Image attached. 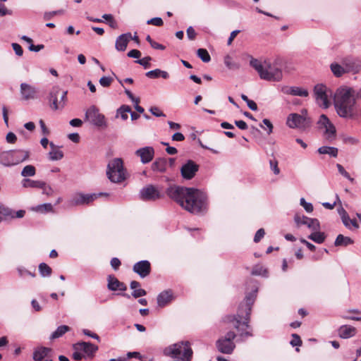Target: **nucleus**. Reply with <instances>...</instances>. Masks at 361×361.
I'll return each mask as SVG.
<instances>
[{"instance_id":"de8ad7c7","label":"nucleus","mask_w":361,"mask_h":361,"mask_svg":"<svg viewBox=\"0 0 361 361\" xmlns=\"http://www.w3.org/2000/svg\"><path fill=\"white\" fill-rule=\"evenodd\" d=\"M342 222L344 224V226L348 228H350V225H352L355 228H359V225H358L357 221L355 219H350L348 214L347 221H345H345L342 220Z\"/></svg>"},{"instance_id":"4d7b16f0","label":"nucleus","mask_w":361,"mask_h":361,"mask_svg":"<svg viewBox=\"0 0 361 361\" xmlns=\"http://www.w3.org/2000/svg\"><path fill=\"white\" fill-rule=\"evenodd\" d=\"M149 111L156 117H165L166 115L157 106H152Z\"/></svg>"},{"instance_id":"f704fd0d","label":"nucleus","mask_w":361,"mask_h":361,"mask_svg":"<svg viewBox=\"0 0 361 361\" xmlns=\"http://www.w3.org/2000/svg\"><path fill=\"white\" fill-rule=\"evenodd\" d=\"M326 237V236L324 233L317 231L311 233L308 236V238L313 240L316 243L321 244L324 242Z\"/></svg>"},{"instance_id":"0e129e2a","label":"nucleus","mask_w":361,"mask_h":361,"mask_svg":"<svg viewBox=\"0 0 361 361\" xmlns=\"http://www.w3.org/2000/svg\"><path fill=\"white\" fill-rule=\"evenodd\" d=\"M186 32H187V36H188V39L190 40H193L195 38L196 35H197L195 30H194V28L192 26H190L187 29Z\"/></svg>"},{"instance_id":"b1692460","label":"nucleus","mask_w":361,"mask_h":361,"mask_svg":"<svg viewBox=\"0 0 361 361\" xmlns=\"http://www.w3.org/2000/svg\"><path fill=\"white\" fill-rule=\"evenodd\" d=\"M20 93L25 100L34 99L36 94V90L34 87L27 83H21Z\"/></svg>"},{"instance_id":"9d476101","label":"nucleus","mask_w":361,"mask_h":361,"mask_svg":"<svg viewBox=\"0 0 361 361\" xmlns=\"http://www.w3.org/2000/svg\"><path fill=\"white\" fill-rule=\"evenodd\" d=\"M85 118L99 129L107 128V121L104 114L99 112L94 105L91 106L85 112Z\"/></svg>"},{"instance_id":"aec40b11","label":"nucleus","mask_w":361,"mask_h":361,"mask_svg":"<svg viewBox=\"0 0 361 361\" xmlns=\"http://www.w3.org/2000/svg\"><path fill=\"white\" fill-rule=\"evenodd\" d=\"M107 288L111 291H125L127 290L126 285L120 281L115 276L109 275L107 276Z\"/></svg>"},{"instance_id":"a18cd8bd","label":"nucleus","mask_w":361,"mask_h":361,"mask_svg":"<svg viewBox=\"0 0 361 361\" xmlns=\"http://www.w3.org/2000/svg\"><path fill=\"white\" fill-rule=\"evenodd\" d=\"M152 59L151 56H145L141 59L135 61V63L142 66L145 68H148L151 66L149 62L152 61Z\"/></svg>"},{"instance_id":"4be33fe9","label":"nucleus","mask_w":361,"mask_h":361,"mask_svg":"<svg viewBox=\"0 0 361 361\" xmlns=\"http://www.w3.org/2000/svg\"><path fill=\"white\" fill-rule=\"evenodd\" d=\"M52 350L50 348L39 346L35 348L32 358L34 361H42L44 359L49 357Z\"/></svg>"},{"instance_id":"a211bd4d","label":"nucleus","mask_w":361,"mask_h":361,"mask_svg":"<svg viewBox=\"0 0 361 361\" xmlns=\"http://www.w3.org/2000/svg\"><path fill=\"white\" fill-rule=\"evenodd\" d=\"M133 271L141 278H145L151 272V264L148 260L139 261L133 265Z\"/></svg>"},{"instance_id":"ddd939ff","label":"nucleus","mask_w":361,"mask_h":361,"mask_svg":"<svg viewBox=\"0 0 361 361\" xmlns=\"http://www.w3.org/2000/svg\"><path fill=\"white\" fill-rule=\"evenodd\" d=\"M314 93L318 105L324 109H327L330 105L328 99L327 87L322 84H317L314 86Z\"/></svg>"},{"instance_id":"603ef678","label":"nucleus","mask_w":361,"mask_h":361,"mask_svg":"<svg viewBox=\"0 0 361 361\" xmlns=\"http://www.w3.org/2000/svg\"><path fill=\"white\" fill-rule=\"evenodd\" d=\"M112 81V78L103 76L99 79V84L104 87H107L111 85Z\"/></svg>"},{"instance_id":"338daca9","label":"nucleus","mask_w":361,"mask_h":361,"mask_svg":"<svg viewBox=\"0 0 361 361\" xmlns=\"http://www.w3.org/2000/svg\"><path fill=\"white\" fill-rule=\"evenodd\" d=\"M18 272L20 276H21V277L25 276V275H29V276H31L32 277L35 276V274L31 273L30 271H29L28 270H27L24 268H18Z\"/></svg>"},{"instance_id":"5701e85b","label":"nucleus","mask_w":361,"mask_h":361,"mask_svg":"<svg viewBox=\"0 0 361 361\" xmlns=\"http://www.w3.org/2000/svg\"><path fill=\"white\" fill-rule=\"evenodd\" d=\"M131 40V33L126 32L119 35L115 43V48L118 51H124L129 42Z\"/></svg>"},{"instance_id":"9b49d317","label":"nucleus","mask_w":361,"mask_h":361,"mask_svg":"<svg viewBox=\"0 0 361 361\" xmlns=\"http://www.w3.org/2000/svg\"><path fill=\"white\" fill-rule=\"evenodd\" d=\"M67 91H63L58 86L53 87L49 92L51 107L54 110L62 109L67 100Z\"/></svg>"},{"instance_id":"c9c22d12","label":"nucleus","mask_w":361,"mask_h":361,"mask_svg":"<svg viewBox=\"0 0 361 361\" xmlns=\"http://www.w3.org/2000/svg\"><path fill=\"white\" fill-rule=\"evenodd\" d=\"M129 112H130V107L123 104L117 109L116 116H120L122 120L126 121L128 118V113Z\"/></svg>"},{"instance_id":"4c0bfd02","label":"nucleus","mask_w":361,"mask_h":361,"mask_svg":"<svg viewBox=\"0 0 361 361\" xmlns=\"http://www.w3.org/2000/svg\"><path fill=\"white\" fill-rule=\"evenodd\" d=\"M197 56L204 63H208L211 61L210 55L208 51L205 49H198L197 51Z\"/></svg>"},{"instance_id":"052dcab7","label":"nucleus","mask_w":361,"mask_h":361,"mask_svg":"<svg viewBox=\"0 0 361 361\" xmlns=\"http://www.w3.org/2000/svg\"><path fill=\"white\" fill-rule=\"evenodd\" d=\"M12 47L16 53V54L18 56H21L23 54V49L22 47L18 43H13Z\"/></svg>"},{"instance_id":"ea45409f","label":"nucleus","mask_w":361,"mask_h":361,"mask_svg":"<svg viewBox=\"0 0 361 361\" xmlns=\"http://www.w3.org/2000/svg\"><path fill=\"white\" fill-rule=\"evenodd\" d=\"M35 173L36 169L35 167L32 165L25 166L21 171V176L23 177L33 176L35 175Z\"/></svg>"},{"instance_id":"13d9d810","label":"nucleus","mask_w":361,"mask_h":361,"mask_svg":"<svg viewBox=\"0 0 361 361\" xmlns=\"http://www.w3.org/2000/svg\"><path fill=\"white\" fill-rule=\"evenodd\" d=\"M265 231L263 228H259L255 233L254 237V242L258 243L264 236Z\"/></svg>"},{"instance_id":"3c124183","label":"nucleus","mask_w":361,"mask_h":361,"mask_svg":"<svg viewBox=\"0 0 361 361\" xmlns=\"http://www.w3.org/2000/svg\"><path fill=\"white\" fill-rule=\"evenodd\" d=\"M147 25H153L157 27H160L163 25L164 22L163 20L159 17H155L153 18H151L147 21Z\"/></svg>"},{"instance_id":"bf43d9fd","label":"nucleus","mask_w":361,"mask_h":361,"mask_svg":"<svg viewBox=\"0 0 361 361\" xmlns=\"http://www.w3.org/2000/svg\"><path fill=\"white\" fill-rule=\"evenodd\" d=\"M145 75L149 78H159V69L149 71L145 73Z\"/></svg>"},{"instance_id":"f3484780","label":"nucleus","mask_w":361,"mask_h":361,"mask_svg":"<svg viewBox=\"0 0 361 361\" xmlns=\"http://www.w3.org/2000/svg\"><path fill=\"white\" fill-rule=\"evenodd\" d=\"M294 221L298 226L305 225L313 231L320 230V224L317 219L309 218L297 214L294 216Z\"/></svg>"},{"instance_id":"7ed1b4c3","label":"nucleus","mask_w":361,"mask_h":361,"mask_svg":"<svg viewBox=\"0 0 361 361\" xmlns=\"http://www.w3.org/2000/svg\"><path fill=\"white\" fill-rule=\"evenodd\" d=\"M355 90L349 87H338L334 97V107L338 115L343 118L354 119L357 116Z\"/></svg>"},{"instance_id":"4468645a","label":"nucleus","mask_w":361,"mask_h":361,"mask_svg":"<svg viewBox=\"0 0 361 361\" xmlns=\"http://www.w3.org/2000/svg\"><path fill=\"white\" fill-rule=\"evenodd\" d=\"M163 195L153 185H148L140 191V197L144 201H154L161 199Z\"/></svg>"},{"instance_id":"37998d69","label":"nucleus","mask_w":361,"mask_h":361,"mask_svg":"<svg viewBox=\"0 0 361 361\" xmlns=\"http://www.w3.org/2000/svg\"><path fill=\"white\" fill-rule=\"evenodd\" d=\"M252 274L255 276H267V270L262 266H255L252 270Z\"/></svg>"},{"instance_id":"864d4df0","label":"nucleus","mask_w":361,"mask_h":361,"mask_svg":"<svg viewBox=\"0 0 361 361\" xmlns=\"http://www.w3.org/2000/svg\"><path fill=\"white\" fill-rule=\"evenodd\" d=\"M290 344L292 346H300L302 345V340L298 334H293L292 340L290 341Z\"/></svg>"},{"instance_id":"6ab92c4d","label":"nucleus","mask_w":361,"mask_h":361,"mask_svg":"<svg viewBox=\"0 0 361 361\" xmlns=\"http://www.w3.org/2000/svg\"><path fill=\"white\" fill-rule=\"evenodd\" d=\"M135 154L140 158V161L145 164L153 159L154 157V149L152 147L147 146L137 149Z\"/></svg>"},{"instance_id":"2eb2a0df","label":"nucleus","mask_w":361,"mask_h":361,"mask_svg":"<svg viewBox=\"0 0 361 361\" xmlns=\"http://www.w3.org/2000/svg\"><path fill=\"white\" fill-rule=\"evenodd\" d=\"M341 63L345 68L346 73H358L361 69V60L351 56L343 58Z\"/></svg>"},{"instance_id":"f257e3e1","label":"nucleus","mask_w":361,"mask_h":361,"mask_svg":"<svg viewBox=\"0 0 361 361\" xmlns=\"http://www.w3.org/2000/svg\"><path fill=\"white\" fill-rule=\"evenodd\" d=\"M166 193L190 213L200 214L207 211V196L198 189L173 185L166 189Z\"/></svg>"},{"instance_id":"c03bdc74","label":"nucleus","mask_w":361,"mask_h":361,"mask_svg":"<svg viewBox=\"0 0 361 361\" xmlns=\"http://www.w3.org/2000/svg\"><path fill=\"white\" fill-rule=\"evenodd\" d=\"M65 13L63 9H60L57 11H54L51 12H45L44 14V19L46 20H49L54 16L56 15H63Z\"/></svg>"},{"instance_id":"20e7f679","label":"nucleus","mask_w":361,"mask_h":361,"mask_svg":"<svg viewBox=\"0 0 361 361\" xmlns=\"http://www.w3.org/2000/svg\"><path fill=\"white\" fill-rule=\"evenodd\" d=\"M250 65L258 73L262 80L276 82L282 80L283 72L280 59H276L273 61L265 60L262 62L252 58Z\"/></svg>"},{"instance_id":"423d86ee","label":"nucleus","mask_w":361,"mask_h":361,"mask_svg":"<svg viewBox=\"0 0 361 361\" xmlns=\"http://www.w3.org/2000/svg\"><path fill=\"white\" fill-rule=\"evenodd\" d=\"M30 150L15 149L0 152V164L4 166H13L27 160Z\"/></svg>"},{"instance_id":"79ce46f5","label":"nucleus","mask_w":361,"mask_h":361,"mask_svg":"<svg viewBox=\"0 0 361 361\" xmlns=\"http://www.w3.org/2000/svg\"><path fill=\"white\" fill-rule=\"evenodd\" d=\"M336 133V128L332 123L329 124L325 127V133L327 135V139L329 140H332L334 139Z\"/></svg>"},{"instance_id":"7c9ffc66","label":"nucleus","mask_w":361,"mask_h":361,"mask_svg":"<svg viewBox=\"0 0 361 361\" xmlns=\"http://www.w3.org/2000/svg\"><path fill=\"white\" fill-rule=\"evenodd\" d=\"M317 152L320 154H329L330 157H336L338 156V149L334 147L322 146L318 148Z\"/></svg>"},{"instance_id":"09e8293b","label":"nucleus","mask_w":361,"mask_h":361,"mask_svg":"<svg viewBox=\"0 0 361 361\" xmlns=\"http://www.w3.org/2000/svg\"><path fill=\"white\" fill-rule=\"evenodd\" d=\"M269 166L274 174L277 175L280 173V169L278 167V161L275 158L269 160Z\"/></svg>"},{"instance_id":"8fccbe9b","label":"nucleus","mask_w":361,"mask_h":361,"mask_svg":"<svg viewBox=\"0 0 361 361\" xmlns=\"http://www.w3.org/2000/svg\"><path fill=\"white\" fill-rule=\"evenodd\" d=\"M300 203L307 212L310 213L313 211L314 208L312 204L310 202H307L305 198L302 197L300 200Z\"/></svg>"},{"instance_id":"2f4dec72","label":"nucleus","mask_w":361,"mask_h":361,"mask_svg":"<svg viewBox=\"0 0 361 361\" xmlns=\"http://www.w3.org/2000/svg\"><path fill=\"white\" fill-rule=\"evenodd\" d=\"M71 330V328L68 326L66 325H61L59 326L56 331H54L51 335L50 336V339L54 340L58 338L61 337L63 335H64L66 332L69 331Z\"/></svg>"},{"instance_id":"680f3d73","label":"nucleus","mask_w":361,"mask_h":361,"mask_svg":"<svg viewBox=\"0 0 361 361\" xmlns=\"http://www.w3.org/2000/svg\"><path fill=\"white\" fill-rule=\"evenodd\" d=\"M127 56L130 58L137 59L138 60L141 56V52L137 49H132L128 52Z\"/></svg>"},{"instance_id":"49530a36","label":"nucleus","mask_w":361,"mask_h":361,"mask_svg":"<svg viewBox=\"0 0 361 361\" xmlns=\"http://www.w3.org/2000/svg\"><path fill=\"white\" fill-rule=\"evenodd\" d=\"M336 167L338 169V172L342 176H343L345 178H348L351 183L355 182V179L350 176V174L345 170L344 167L341 164H337Z\"/></svg>"},{"instance_id":"6e6d98bb","label":"nucleus","mask_w":361,"mask_h":361,"mask_svg":"<svg viewBox=\"0 0 361 361\" xmlns=\"http://www.w3.org/2000/svg\"><path fill=\"white\" fill-rule=\"evenodd\" d=\"M147 295V292L145 290L142 288H137L133 291L132 296L135 298H138Z\"/></svg>"},{"instance_id":"bb28decb","label":"nucleus","mask_w":361,"mask_h":361,"mask_svg":"<svg viewBox=\"0 0 361 361\" xmlns=\"http://www.w3.org/2000/svg\"><path fill=\"white\" fill-rule=\"evenodd\" d=\"M167 160L165 158H157L152 164L154 171L164 173L166 171Z\"/></svg>"},{"instance_id":"cd10ccee","label":"nucleus","mask_w":361,"mask_h":361,"mask_svg":"<svg viewBox=\"0 0 361 361\" xmlns=\"http://www.w3.org/2000/svg\"><path fill=\"white\" fill-rule=\"evenodd\" d=\"M354 241L350 237L344 236L342 234H339L337 235L335 241L334 245L336 247H347L350 245L353 244Z\"/></svg>"},{"instance_id":"473e14b6","label":"nucleus","mask_w":361,"mask_h":361,"mask_svg":"<svg viewBox=\"0 0 361 361\" xmlns=\"http://www.w3.org/2000/svg\"><path fill=\"white\" fill-rule=\"evenodd\" d=\"M32 210L41 214L53 212V206L51 203H44L32 207Z\"/></svg>"},{"instance_id":"c85d7f7f","label":"nucleus","mask_w":361,"mask_h":361,"mask_svg":"<svg viewBox=\"0 0 361 361\" xmlns=\"http://www.w3.org/2000/svg\"><path fill=\"white\" fill-rule=\"evenodd\" d=\"M285 93L299 97H307L309 94L307 90L295 86L288 87L287 90L285 91Z\"/></svg>"},{"instance_id":"0eeeda50","label":"nucleus","mask_w":361,"mask_h":361,"mask_svg":"<svg viewBox=\"0 0 361 361\" xmlns=\"http://www.w3.org/2000/svg\"><path fill=\"white\" fill-rule=\"evenodd\" d=\"M106 176L111 182L115 183H120L126 179V171L121 158H115L109 161Z\"/></svg>"},{"instance_id":"c756f323","label":"nucleus","mask_w":361,"mask_h":361,"mask_svg":"<svg viewBox=\"0 0 361 361\" xmlns=\"http://www.w3.org/2000/svg\"><path fill=\"white\" fill-rule=\"evenodd\" d=\"M330 69L333 73L334 75L336 78H340L346 73L343 64H339L336 62H334L330 65Z\"/></svg>"},{"instance_id":"a19ab883","label":"nucleus","mask_w":361,"mask_h":361,"mask_svg":"<svg viewBox=\"0 0 361 361\" xmlns=\"http://www.w3.org/2000/svg\"><path fill=\"white\" fill-rule=\"evenodd\" d=\"M63 157V153L59 149H52L49 152V158L51 161H58Z\"/></svg>"},{"instance_id":"f03ea898","label":"nucleus","mask_w":361,"mask_h":361,"mask_svg":"<svg viewBox=\"0 0 361 361\" xmlns=\"http://www.w3.org/2000/svg\"><path fill=\"white\" fill-rule=\"evenodd\" d=\"M257 288L245 295L244 300L240 303L237 313L234 315H226L224 321L232 323L233 327L238 330L239 336L244 339L253 336L251 326L249 324L252 307L257 298Z\"/></svg>"},{"instance_id":"1a4fd4ad","label":"nucleus","mask_w":361,"mask_h":361,"mask_svg":"<svg viewBox=\"0 0 361 361\" xmlns=\"http://www.w3.org/2000/svg\"><path fill=\"white\" fill-rule=\"evenodd\" d=\"M236 336V334L232 331H229L225 336H221L216 342L218 350L224 354H231L235 348L233 340Z\"/></svg>"},{"instance_id":"58836bf2","label":"nucleus","mask_w":361,"mask_h":361,"mask_svg":"<svg viewBox=\"0 0 361 361\" xmlns=\"http://www.w3.org/2000/svg\"><path fill=\"white\" fill-rule=\"evenodd\" d=\"M224 63L226 66L231 70H235L240 68V64L238 63L234 62L232 60V58L229 55H226L224 57Z\"/></svg>"},{"instance_id":"72a5a7b5","label":"nucleus","mask_w":361,"mask_h":361,"mask_svg":"<svg viewBox=\"0 0 361 361\" xmlns=\"http://www.w3.org/2000/svg\"><path fill=\"white\" fill-rule=\"evenodd\" d=\"M22 185L24 188H40L44 185V182L25 178L22 180Z\"/></svg>"},{"instance_id":"39448f33","label":"nucleus","mask_w":361,"mask_h":361,"mask_svg":"<svg viewBox=\"0 0 361 361\" xmlns=\"http://www.w3.org/2000/svg\"><path fill=\"white\" fill-rule=\"evenodd\" d=\"M192 353L190 343L188 341H180L174 343L164 350V355L172 358H178L181 361H191Z\"/></svg>"},{"instance_id":"69168bd1","label":"nucleus","mask_w":361,"mask_h":361,"mask_svg":"<svg viewBox=\"0 0 361 361\" xmlns=\"http://www.w3.org/2000/svg\"><path fill=\"white\" fill-rule=\"evenodd\" d=\"M111 266L112 267V268L115 270L118 269L119 268V267L121 266V261L119 259H118L117 257H113L111 259Z\"/></svg>"},{"instance_id":"5fc2aeb1","label":"nucleus","mask_w":361,"mask_h":361,"mask_svg":"<svg viewBox=\"0 0 361 361\" xmlns=\"http://www.w3.org/2000/svg\"><path fill=\"white\" fill-rule=\"evenodd\" d=\"M318 123L325 128L329 124H331V122L329 119V118L325 114H322L319 117V120L318 121Z\"/></svg>"},{"instance_id":"6e6552de","label":"nucleus","mask_w":361,"mask_h":361,"mask_svg":"<svg viewBox=\"0 0 361 361\" xmlns=\"http://www.w3.org/2000/svg\"><path fill=\"white\" fill-rule=\"evenodd\" d=\"M302 114L293 113L288 115L286 124L290 128H298L300 130H305L310 127L311 120L307 117V111L302 110Z\"/></svg>"},{"instance_id":"f8f14e48","label":"nucleus","mask_w":361,"mask_h":361,"mask_svg":"<svg viewBox=\"0 0 361 361\" xmlns=\"http://www.w3.org/2000/svg\"><path fill=\"white\" fill-rule=\"evenodd\" d=\"M109 194L107 192H99L92 194H83L82 192L75 194L71 201V206H79L88 204L95 200L99 197H109Z\"/></svg>"},{"instance_id":"774afa93","label":"nucleus","mask_w":361,"mask_h":361,"mask_svg":"<svg viewBox=\"0 0 361 361\" xmlns=\"http://www.w3.org/2000/svg\"><path fill=\"white\" fill-rule=\"evenodd\" d=\"M40 188H42L43 190V194H45L47 195H51L54 192V190L51 188V187L49 185H47L44 182V185L42 187H41Z\"/></svg>"},{"instance_id":"412c9836","label":"nucleus","mask_w":361,"mask_h":361,"mask_svg":"<svg viewBox=\"0 0 361 361\" xmlns=\"http://www.w3.org/2000/svg\"><path fill=\"white\" fill-rule=\"evenodd\" d=\"M74 348L77 350H82L88 357H94V353L97 351L98 347L90 342H80L74 345Z\"/></svg>"},{"instance_id":"e433bc0d","label":"nucleus","mask_w":361,"mask_h":361,"mask_svg":"<svg viewBox=\"0 0 361 361\" xmlns=\"http://www.w3.org/2000/svg\"><path fill=\"white\" fill-rule=\"evenodd\" d=\"M39 272L42 277H49L51 275L52 269L46 263L42 262L39 265Z\"/></svg>"},{"instance_id":"dca6fc26","label":"nucleus","mask_w":361,"mask_h":361,"mask_svg":"<svg viewBox=\"0 0 361 361\" xmlns=\"http://www.w3.org/2000/svg\"><path fill=\"white\" fill-rule=\"evenodd\" d=\"M200 166L194 161L188 159L180 168V174L183 179H192L199 171Z\"/></svg>"},{"instance_id":"a878e982","label":"nucleus","mask_w":361,"mask_h":361,"mask_svg":"<svg viewBox=\"0 0 361 361\" xmlns=\"http://www.w3.org/2000/svg\"><path fill=\"white\" fill-rule=\"evenodd\" d=\"M356 333V329L349 325H343L338 329V335L342 338L353 337Z\"/></svg>"},{"instance_id":"e2e57ef3","label":"nucleus","mask_w":361,"mask_h":361,"mask_svg":"<svg viewBox=\"0 0 361 361\" xmlns=\"http://www.w3.org/2000/svg\"><path fill=\"white\" fill-rule=\"evenodd\" d=\"M11 214H12V211L9 208L6 207L4 205H0V215L8 216H11Z\"/></svg>"},{"instance_id":"393cba45","label":"nucleus","mask_w":361,"mask_h":361,"mask_svg":"<svg viewBox=\"0 0 361 361\" xmlns=\"http://www.w3.org/2000/svg\"><path fill=\"white\" fill-rule=\"evenodd\" d=\"M173 299V293L171 290H164L160 293L157 298V305L159 307H164L169 304Z\"/></svg>"}]
</instances>
